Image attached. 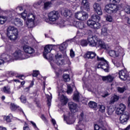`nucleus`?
<instances>
[{"label": "nucleus", "instance_id": "1", "mask_svg": "<svg viewBox=\"0 0 130 130\" xmlns=\"http://www.w3.org/2000/svg\"><path fill=\"white\" fill-rule=\"evenodd\" d=\"M18 34L19 32L17 28L12 26L8 27L7 30V35L10 40L12 41L17 40Z\"/></svg>", "mask_w": 130, "mask_h": 130}, {"label": "nucleus", "instance_id": "2", "mask_svg": "<svg viewBox=\"0 0 130 130\" xmlns=\"http://www.w3.org/2000/svg\"><path fill=\"white\" fill-rule=\"evenodd\" d=\"M96 60L101 61L98 64V69H102L105 72H107L109 70V65L108 62L104 59V57H100L99 56H96Z\"/></svg>", "mask_w": 130, "mask_h": 130}, {"label": "nucleus", "instance_id": "3", "mask_svg": "<svg viewBox=\"0 0 130 130\" xmlns=\"http://www.w3.org/2000/svg\"><path fill=\"white\" fill-rule=\"evenodd\" d=\"M53 48V45H46L44 48V51L43 52V56L44 58H46V59H52V57L53 56V55H51V56H49L48 55V53L50 52L52 50V49Z\"/></svg>", "mask_w": 130, "mask_h": 130}, {"label": "nucleus", "instance_id": "4", "mask_svg": "<svg viewBox=\"0 0 130 130\" xmlns=\"http://www.w3.org/2000/svg\"><path fill=\"white\" fill-rule=\"evenodd\" d=\"M105 10L107 13L112 14V13H116L118 11L117 5L114 4H108L105 6Z\"/></svg>", "mask_w": 130, "mask_h": 130}, {"label": "nucleus", "instance_id": "5", "mask_svg": "<svg viewBox=\"0 0 130 130\" xmlns=\"http://www.w3.org/2000/svg\"><path fill=\"white\" fill-rule=\"evenodd\" d=\"M75 17L77 20L80 21H85L88 18V13L84 12H78L75 14Z\"/></svg>", "mask_w": 130, "mask_h": 130}, {"label": "nucleus", "instance_id": "6", "mask_svg": "<svg viewBox=\"0 0 130 130\" xmlns=\"http://www.w3.org/2000/svg\"><path fill=\"white\" fill-rule=\"evenodd\" d=\"M13 56L15 59H26L29 58V56H27L24 54V52H22L21 50L16 51L13 54Z\"/></svg>", "mask_w": 130, "mask_h": 130}, {"label": "nucleus", "instance_id": "7", "mask_svg": "<svg viewBox=\"0 0 130 130\" xmlns=\"http://www.w3.org/2000/svg\"><path fill=\"white\" fill-rule=\"evenodd\" d=\"M48 17L51 22H55V21L58 20L59 14H58V12L53 11L48 14Z\"/></svg>", "mask_w": 130, "mask_h": 130}, {"label": "nucleus", "instance_id": "8", "mask_svg": "<svg viewBox=\"0 0 130 130\" xmlns=\"http://www.w3.org/2000/svg\"><path fill=\"white\" fill-rule=\"evenodd\" d=\"M87 24L89 27L94 29V30H98L101 28V24L98 22H96L94 21H92L90 19L88 20L87 22Z\"/></svg>", "mask_w": 130, "mask_h": 130}, {"label": "nucleus", "instance_id": "9", "mask_svg": "<svg viewBox=\"0 0 130 130\" xmlns=\"http://www.w3.org/2000/svg\"><path fill=\"white\" fill-rule=\"evenodd\" d=\"M119 77L121 81H126V80H130L129 75L127 72L125 70H120L118 73Z\"/></svg>", "mask_w": 130, "mask_h": 130}, {"label": "nucleus", "instance_id": "10", "mask_svg": "<svg viewBox=\"0 0 130 130\" xmlns=\"http://www.w3.org/2000/svg\"><path fill=\"white\" fill-rule=\"evenodd\" d=\"M98 38L96 36H89L87 38L89 46L94 47L97 45V40Z\"/></svg>", "mask_w": 130, "mask_h": 130}, {"label": "nucleus", "instance_id": "11", "mask_svg": "<svg viewBox=\"0 0 130 130\" xmlns=\"http://www.w3.org/2000/svg\"><path fill=\"white\" fill-rule=\"evenodd\" d=\"M129 117V113L127 112H124L123 114L121 115L119 120L120 122L122 123L123 124H125L126 122H127V120L128 118Z\"/></svg>", "mask_w": 130, "mask_h": 130}, {"label": "nucleus", "instance_id": "12", "mask_svg": "<svg viewBox=\"0 0 130 130\" xmlns=\"http://www.w3.org/2000/svg\"><path fill=\"white\" fill-rule=\"evenodd\" d=\"M22 49L25 53H27L28 54H33V53H35V50L34 48L27 45H23L22 46Z\"/></svg>", "mask_w": 130, "mask_h": 130}, {"label": "nucleus", "instance_id": "13", "mask_svg": "<svg viewBox=\"0 0 130 130\" xmlns=\"http://www.w3.org/2000/svg\"><path fill=\"white\" fill-rule=\"evenodd\" d=\"M69 107L72 113H76L79 111L78 105L75 103L70 102L69 103Z\"/></svg>", "mask_w": 130, "mask_h": 130}, {"label": "nucleus", "instance_id": "14", "mask_svg": "<svg viewBox=\"0 0 130 130\" xmlns=\"http://www.w3.org/2000/svg\"><path fill=\"white\" fill-rule=\"evenodd\" d=\"M93 10L98 15L101 16L102 15V9L101 8V5L99 3H94L93 5Z\"/></svg>", "mask_w": 130, "mask_h": 130}, {"label": "nucleus", "instance_id": "15", "mask_svg": "<svg viewBox=\"0 0 130 130\" xmlns=\"http://www.w3.org/2000/svg\"><path fill=\"white\" fill-rule=\"evenodd\" d=\"M85 122V116H84V113H81L79 116V121L78 122V123L79 125H76V129L77 130H82L81 127V123Z\"/></svg>", "mask_w": 130, "mask_h": 130}, {"label": "nucleus", "instance_id": "16", "mask_svg": "<svg viewBox=\"0 0 130 130\" xmlns=\"http://www.w3.org/2000/svg\"><path fill=\"white\" fill-rule=\"evenodd\" d=\"M124 11H122L120 12V17L122 18V19H125L126 18V16H125V13L130 14V7L128 6H126L125 7V8L124 9Z\"/></svg>", "mask_w": 130, "mask_h": 130}, {"label": "nucleus", "instance_id": "17", "mask_svg": "<svg viewBox=\"0 0 130 130\" xmlns=\"http://www.w3.org/2000/svg\"><path fill=\"white\" fill-rule=\"evenodd\" d=\"M73 25L76 28H79V29H83L86 26L84 22L77 21H73Z\"/></svg>", "mask_w": 130, "mask_h": 130}, {"label": "nucleus", "instance_id": "18", "mask_svg": "<svg viewBox=\"0 0 130 130\" xmlns=\"http://www.w3.org/2000/svg\"><path fill=\"white\" fill-rule=\"evenodd\" d=\"M115 77H114V75H109L106 76H103L102 77V80L103 81H106L108 83H111L113 82V80Z\"/></svg>", "mask_w": 130, "mask_h": 130}, {"label": "nucleus", "instance_id": "19", "mask_svg": "<svg viewBox=\"0 0 130 130\" xmlns=\"http://www.w3.org/2000/svg\"><path fill=\"white\" fill-rule=\"evenodd\" d=\"M1 58L2 59H0V64H2V63H4L5 61H9V60L12 59L10 56H9L6 54H2L1 56Z\"/></svg>", "mask_w": 130, "mask_h": 130}, {"label": "nucleus", "instance_id": "20", "mask_svg": "<svg viewBox=\"0 0 130 130\" xmlns=\"http://www.w3.org/2000/svg\"><path fill=\"white\" fill-rule=\"evenodd\" d=\"M96 56L97 54L96 53L93 51H88L85 54V57L90 59H93V58H94L95 56Z\"/></svg>", "mask_w": 130, "mask_h": 130}, {"label": "nucleus", "instance_id": "21", "mask_svg": "<svg viewBox=\"0 0 130 130\" xmlns=\"http://www.w3.org/2000/svg\"><path fill=\"white\" fill-rule=\"evenodd\" d=\"M96 46H98V47H100V48H103V49H107L106 44H105V43L101 40H98V39Z\"/></svg>", "mask_w": 130, "mask_h": 130}, {"label": "nucleus", "instance_id": "22", "mask_svg": "<svg viewBox=\"0 0 130 130\" xmlns=\"http://www.w3.org/2000/svg\"><path fill=\"white\" fill-rule=\"evenodd\" d=\"M10 109H11V110H12V111H15V110L18 109L19 111L22 112L23 114H24V115H25V113H24V111H23V110L21 108H19L18 106H17V105H15L14 103H11L10 104Z\"/></svg>", "mask_w": 130, "mask_h": 130}, {"label": "nucleus", "instance_id": "23", "mask_svg": "<svg viewBox=\"0 0 130 130\" xmlns=\"http://www.w3.org/2000/svg\"><path fill=\"white\" fill-rule=\"evenodd\" d=\"M81 5L85 8L86 11L87 12L90 11V4H89L88 0H83Z\"/></svg>", "mask_w": 130, "mask_h": 130}, {"label": "nucleus", "instance_id": "24", "mask_svg": "<svg viewBox=\"0 0 130 130\" xmlns=\"http://www.w3.org/2000/svg\"><path fill=\"white\" fill-rule=\"evenodd\" d=\"M61 55H59L58 54H57L56 55H55L56 59L58 60L57 62H56V63L58 64V66L63 64V62H64L63 59H60V58H61Z\"/></svg>", "mask_w": 130, "mask_h": 130}, {"label": "nucleus", "instance_id": "25", "mask_svg": "<svg viewBox=\"0 0 130 130\" xmlns=\"http://www.w3.org/2000/svg\"><path fill=\"white\" fill-rule=\"evenodd\" d=\"M14 24L17 27H22L23 26V21L19 18H16L14 20Z\"/></svg>", "mask_w": 130, "mask_h": 130}, {"label": "nucleus", "instance_id": "26", "mask_svg": "<svg viewBox=\"0 0 130 130\" xmlns=\"http://www.w3.org/2000/svg\"><path fill=\"white\" fill-rule=\"evenodd\" d=\"M109 54L112 57H117L119 55V52H118V51L110 50L109 51Z\"/></svg>", "mask_w": 130, "mask_h": 130}, {"label": "nucleus", "instance_id": "27", "mask_svg": "<svg viewBox=\"0 0 130 130\" xmlns=\"http://www.w3.org/2000/svg\"><path fill=\"white\" fill-rule=\"evenodd\" d=\"M101 35L102 36H108L109 37L110 36H108V31L107 30V27L105 26V25H104L101 29Z\"/></svg>", "mask_w": 130, "mask_h": 130}, {"label": "nucleus", "instance_id": "28", "mask_svg": "<svg viewBox=\"0 0 130 130\" xmlns=\"http://www.w3.org/2000/svg\"><path fill=\"white\" fill-rule=\"evenodd\" d=\"M2 91L3 92H4V93H5L6 94H14V92H12L11 91V87H10L9 86H4L3 88Z\"/></svg>", "mask_w": 130, "mask_h": 130}, {"label": "nucleus", "instance_id": "29", "mask_svg": "<svg viewBox=\"0 0 130 130\" xmlns=\"http://www.w3.org/2000/svg\"><path fill=\"white\" fill-rule=\"evenodd\" d=\"M27 21L28 22H34L35 21V15L32 13H29L27 15Z\"/></svg>", "mask_w": 130, "mask_h": 130}, {"label": "nucleus", "instance_id": "30", "mask_svg": "<svg viewBox=\"0 0 130 130\" xmlns=\"http://www.w3.org/2000/svg\"><path fill=\"white\" fill-rule=\"evenodd\" d=\"M88 106L90 108H92V109H94V110H96L97 109V103L94 102L90 101L88 103Z\"/></svg>", "mask_w": 130, "mask_h": 130}, {"label": "nucleus", "instance_id": "31", "mask_svg": "<svg viewBox=\"0 0 130 130\" xmlns=\"http://www.w3.org/2000/svg\"><path fill=\"white\" fill-rule=\"evenodd\" d=\"M118 100H119V96L115 94L111 98L110 103L113 104Z\"/></svg>", "mask_w": 130, "mask_h": 130}, {"label": "nucleus", "instance_id": "32", "mask_svg": "<svg viewBox=\"0 0 130 130\" xmlns=\"http://www.w3.org/2000/svg\"><path fill=\"white\" fill-rule=\"evenodd\" d=\"M101 18L100 16L96 14H93L91 16V19H90L91 21H93L94 22H99L100 21Z\"/></svg>", "mask_w": 130, "mask_h": 130}, {"label": "nucleus", "instance_id": "33", "mask_svg": "<svg viewBox=\"0 0 130 130\" xmlns=\"http://www.w3.org/2000/svg\"><path fill=\"white\" fill-rule=\"evenodd\" d=\"M73 100L76 102L80 101V93L78 91H76L73 95Z\"/></svg>", "mask_w": 130, "mask_h": 130}, {"label": "nucleus", "instance_id": "34", "mask_svg": "<svg viewBox=\"0 0 130 130\" xmlns=\"http://www.w3.org/2000/svg\"><path fill=\"white\" fill-rule=\"evenodd\" d=\"M60 100H61V102H62V103H63L64 105H66V104L68 103V101H69L68 100V98L66 96H64V95H62L60 96Z\"/></svg>", "mask_w": 130, "mask_h": 130}, {"label": "nucleus", "instance_id": "35", "mask_svg": "<svg viewBox=\"0 0 130 130\" xmlns=\"http://www.w3.org/2000/svg\"><path fill=\"white\" fill-rule=\"evenodd\" d=\"M68 43H63V44H62L59 47V50H60L61 51H63V50H64L66 49H67V47H68Z\"/></svg>", "mask_w": 130, "mask_h": 130}, {"label": "nucleus", "instance_id": "36", "mask_svg": "<svg viewBox=\"0 0 130 130\" xmlns=\"http://www.w3.org/2000/svg\"><path fill=\"white\" fill-rule=\"evenodd\" d=\"M113 112H114V108L113 107H109L107 109L108 115H112Z\"/></svg>", "mask_w": 130, "mask_h": 130}, {"label": "nucleus", "instance_id": "37", "mask_svg": "<svg viewBox=\"0 0 130 130\" xmlns=\"http://www.w3.org/2000/svg\"><path fill=\"white\" fill-rule=\"evenodd\" d=\"M8 19L6 16H0V25H4L7 22Z\"/></svg>", "mask_w": 130, "mask_h": 130}, {"label": "nucleus", "instance_id": "38", "mask_svg": "<svg viewBox=\"0 0 130 130\" xmlns=\"http://www.w3.org/2000/svg\"><path fill=\"white\" fill-rule=\"evenodd\" d=\"M99 111L103 113L105 112V106L101 104L98 105Z\"/></svg>", "mask_w": 130, "mask_h": 130}, {"label": "nucleus", "instance_id": "39", "mask_svg": "<svg viewBox=\"0 0 130 130\" xmlns=\"http://www.w3.org/2000/svg\"><path fill=\"white\" fill-rule=\"evenodd\" d=\"M63 15L64 17H70L72 15V12H71V10H69V9H66L63 12Z\"/></svg>", "mask_w": 130, "mask_h": 130}, {"label": "nucleus", "instance_id": "40", "mask_svg": "<svg viewBox=\"0 0 130 130\" xmlns=\"http://www.w3.org/2000/svg\"><path fill=\"white\" fill-rule=\"evenodd\" d=\"M52 4H51V2H46L44 3V8L45 10H47V9H49V8H50L51 7V5Z\"/></svg>", "mask_w": 130, "mask_h": 130}, {"label": "nucleus", "instance_id": "41", "mask_svg": "<svg viewBox=\"0 0 130 130\" xmlns=\"http://www.w3.org/2000/svg\"><path fill=\"white\" fill-rule=\"evenodd\" d=\"M123 113H124V111L120 109H119V108H118L116 110V114H117V115H122V114H123Z\"/></svg>", "mask_w": 130, "mask_h": 130}, {"label": "nucleus", "instance_id": "42", "mask_svg": "<svg viewBox=\"0 0 130 130\" xmlns=\"http://www.w3.org/2000/svg\"><path fill=\"white\" fill-rule=\"evenodd\" d=\"M119 109H121L123 111H125L126 109V106H125V105L123 104H120L119 105Z\"/></svg>", "mask_w": 130, "mask_h": 130}, {"label": "nucleus", "instance_id": "43", "mask_svg": "<svg viewBox=\"0 0 130 130\" xmlns=\"http://www.w3.org/2000/svg\"><path fill=\"white\" fill-rule=\"evenodd\" d=\"M21 17L24 21L27 20V12L26 11H24V12L21 14Z\"/></svg>", "mask_w": 130, "mask_h": 130}, {"label": "nucleus", "instance_id": "44", "mask_svg": "<svg viewBox=\"0 0 130 130\" xmlns=\"http://www.w3.org/2000/svg\"><path fill=\"white\" fill-rule=\"evenodd\" d=\"M63 78L65 82H69L70 81V76L68 74H63Z\"/></svg>", "mask_w": 130, "mask_h": 130}, {"label": "nucleus", "instance_id": "45", "mask_svg": "<svg viewBox=\"0 0 130 130\" xmlns=\"http://www.w3.org/2000/svg\"><path fill=\"white\" fill-rule=\"evenodd\" d=\"M117 91L119 92V93H123L124 91H125V87H117Z\"/></svg>", "mask_w": 130, "mask_h": 130}, {"label": "nucleus", "instance_id": "46", "mask_svg": "<svg viewBox=\"0 0 130 130\" xmlns=\"http://www.w3.org/2000/svg\"><path fill=\"white\" fill-rule=\"evenodd\" d=\"M10 116H13V115L12 114H10L9 116L4 117V119L6 120V121L7 122H11V119L10 118Z\"/></svg>", "mask_w": 130, "mask_h": 130}, {"label": "nucleus", "instance_id": "47", "mask_svg": "<svg viewBox=\"0 0 130 130\" xmlns=\"http://www.w3.org/2000/svg\"><path fill=\"white\" fill-rule=\"evenodd\" d=\"M81 46H87L88 45V42L86 40H83L81 42Z\"/></svg>", "mask_w": 130, "mask_h": 130}, {"label": "nucleus", "instance_id": "48", "mask_svg": "<svg viewBox=\"0 0 130 130\" xmlns=\"http://www.w3.org/2000/svg\"><path fill=\"white\" fill-rule=\"evenodd\" d=\"M67 93L68 94H72L73 93V88H72L71 85H68Z\"/></svg>", "mask_w": 130, "mask_h": 130}, {"label": "nucleus", "instance_id": "49", "mask_svg": "<svg viewBox=\"0 0 130 130\" xmlns=\"http://www.w3.org/2000/svg\"><path fill=\"white\" fill-rule=\"evenodd\" d=\"M115 66H116L117 68H122V67H123V64H122V62H116L115 64Z\"/></svg>", "mask_w": 130, "mask_h": 130}, {"label": "nucleus", "instance_id": "50", "mask_svg": "<svg viewBox=\"0 0 130 130\" xmlns=\"http://www.w3.org/2000/svg\"><path fill=\"white\" fill-rule=\"evenodd\" d=\"M42 4V1L40 0L38 3H36L34 4V7L36 8H37L38 7V6H40Z\"/></svg>", "mask_w": 130, "mask_h": 130}, {"label": "nucleus", "instance_id": "51", "mask_svg": "<svg viewBox=\"0 0 130 130\" xmlns=\"http://www.w3.org/2000/svg\"><path fill=\"white\" fill-rule=\"evenodd\" d=\"M94 130H105L102 127L99 126L98 124L94 125Z\"/></svg>", "mask_w": 130, "mask_h": 130}, {"label": "nucleus", "instance_id": "52", "mask_svg": "<svg viewBox=\"0 0 130 130\" xmlns=\"http://www.w3.org/2000/svg\"><path fill=\"white\" fill-rule=\"evenodd\" d=\"M41 118H42V120L44 121L45 123H47L48 121L45 116H44V115H42Z\"/></svg>", "mask_w": 130, "mask_h": 130}, {"label": "nucleus", "instance_id": "53", "mask_svg": "<svg viewBox=\"0 0 130 130\" xmlns=\"http://www.w3.org/2000/svg\"><path fill=\"white\" fill-rule=\"evenodd\" d=\"M21 101L22 103H26V97L22 95L21 96Z\"/></svg>", "mask_w": 130, "mask_h": 130}, {"label": "nucleus", "instance_id": "54", "mask_svg": "<svg viewBox=\"0 0 130 130\" xmlns=\"http://www.w3.org/2000/svg\"><path fill=\"white\" fill-rule=\"evenodd\" d=\"M39 75V71H34V72L32 73V76L34 77H37Z\"/></svg>", "mask_w": 130, "mask_h": 130}, {"label": "nucleus", "instance_id": "55", "mask_svg": "<svg viewBox=\"0 0 130 130\" xmlns=\"http://www.w3.org/2000/svg\"><path fill=\"white\" fill-rule=\"evenodd\" d=\"M30 122L31 123L32 126L35 129H38V127H37V125H36V123H35V122H33L32 121H30Z\"/></svg>", "mask_w": 130, "mask_h": 130}, {"label": "nucleus", "instance_id": "56", "mask_svg": "<svg viewBox=\"0 0 130 130\" xmlns=\"http://www.w3.org/2000/svg\"><path fill=\"white\" fill-rule=\"evenodd\" d=\"M106 20L108 22H113V19H112V17L110 16L107 17Z\"/></svg>", "mask_w": 130, "mask_h": 130}, {"label": "nucleus", "instance_id": "57", "mask_svg": "<svg viewBox=\"0 0 130 130\" xmlns=\"http://www.w3.org/2000/svg\"><path fill=\"white\" fill-rule=\"evenodd\" d=\"M70 56L71 57H75V52H74L73 49H71L70 51Z\"/></svg>", "mask_w": 130, "mask_h": 130}, {"label": "nucleus", "instance_id": "58", "mask_svg": "<svg viewBox=\"0 0 130 130\" xmlns=\"http://www.w3.org/2000/svg\"><path fill=\"white\" fill-rule=\"evenodd\" d=\"M17 78H19V79H20V80H24L25 79V76H24V75H19L18 76H16Z\"/></svg>", "mask_w": 130, "mask_h": 130}, {"label": "nucleus", "instance_id": "59", "mask_svg": "<svg viewBox=\"0 0 130 130\" xmlns=\"http://www.w3.org/2000/svg\"><path fill=\"white\" fill-rule=\"evenodd\" d=\"M52 99V95H48L47 97V101H51V100Z\"/></svg>", "mask_w": 130, "mask_h": 130}, {"label": "nucleus", "instance_id": "60", "mask_svg": "<svg viewBox=\"0 0 130 130\" xmlns=\"http://www.w3.org/2000/svg\"><path fill=\"white\" fill-rule=\"evenodd\" d=\"M77 36H79L80 37H82V36H84V34H82L81 32H78L77 34Z\"/></svg>", "mask_w": 130, "mask_h": 130}, {"label": "nucleus", "instance_id": "61", "mask_svg": "<svg viewBox=\"0 0 130 130\" xmlns=\"http://www.w3.org/2000/svg\"><path fill=\"white\" fill-rule=\"evenodd\" d=\"M17 11H20V12H22L23 11V8L22 7H18L16 8Z\"/></svg>", "mask_w": 130, "mask_h": 130}, {"label": "nucleus", "instance_id": "62", "mask_svg": "<svg viewBox=\"0 0 130 130\" xmlns=\"http://www.w3.org/2000/svg\"><path fill=\"white\" fill-rule=\"evenodd\" d=\"M51 122L53 125H55L56 124V121L54 120V119L52 118Z\"/></svg>", "mask_w": 130, "mask_h": 130}, {"label": "nucleus", "instance_id": "63", "mask_svg": "<svg viewBox=\"0 0 130 130\" xmlns=\"http://www.w3.org/2000/svg\"><path fill=\"white\" fill-rule=\"evenodd\" d=\"M23 130H30V128L28 126H25L23 127Z\"/></svg>", "mask_w": 130, "mask_h": 130}, {"label": "nucleus", "instance_id": "64", "mask_svg": "<svg viewBox=\"0 0 130 130\" xmlns=\"http://www.w3.org/2000/svg\"><path fill=\"white\" fill-rule=\"evenodd\" d=\"M128 107L130 108V96L128 98Z\"/></svg>", "mask_w": 130, "mask_h": 130}]
</instances>
